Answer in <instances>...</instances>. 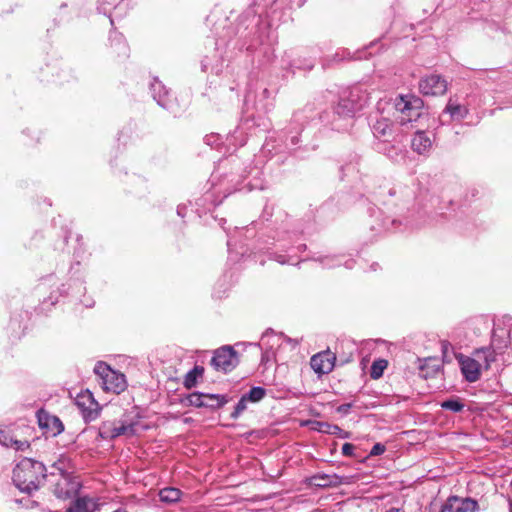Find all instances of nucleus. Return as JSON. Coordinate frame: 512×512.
<instances>
[{
	"label": "nucleus",
	"instance_id": "obj_32",
	"mask_svg": "<svg viewBox=\"0 0 512 512\" xmlns=\"http://www.w3.org/2000/svg\"><path fill=\"white\" fill-rule=\"evenodd\" d=\"M441 407L444 410H449L452 412H461L464 409V404L460 401V399H448L441 403Z\"/></svg>",
	"mask_w": 512,
	"mask_h": 512
},
{
	"label": "nucleus",
	"instance_id": "obj_7",
	"mask_svg": "<svg viewBox=\"0 0 512 512\" xmlns=\"http://www.w3.org/2000/svg\"><path fill=\"white\" fill-rule=\"evenodd\" d=\"M150 90L152 92L154 100L157 102L159 106L168 110L174 115H177L179 113L178 104L176 103L175 100H173L170 97L169 91L166 89V87L163 85L161 81L155 78L150 85Z\"/></svg>",
	"mask_w": 512,
	"mask_h": 512
},
{
	"label": "nucleus",
	"instance_id": "obj_51",
	"mask_svg": "<svg viewBox=\"0 0 512 512\" xmlns=\"http://www.w3.org/2000/svg\"><path fill=\"white\" fill-rule=\"evenodd\" d=\"M314 67V63L313 62H309V64H307L305 66V68H307L308 70L312 69Z\"/></svg>",
	"mask_w": 512,
	"mask_h": 512
},
{
	"label": "nucleus",
	"instance_id": "obj_35",
	"mask_svg": "<svg viewBox=\"0 0 512 512\" xmlns=\"http://www.w3.org/2000/svg\"><path fill=\"white\" fill-rule=\"evenodd\" d=\"M319 425L327 427L328 430L326 432L329 433V434L339 435L342 438H348L349 437V432L343 431L337 425H330L328 423H319Z\"/></svg>",
	"mask_w": 512,
	"mask_h": 512
},
{
	"label": "nucleus",
	"instance_id": "obj_12",
	"mask_svg": "<svg viewBox=\"0 0 512 512\" xmlns=\"http://www.w3.org/2000/svg\"><path fill=\"white\" fill-rule=\"evenodd\" d=\"M103 387L107 391L121 393L127 387L126 377L124 374L112 370L107 379L103 383Z\"/></svg>",
	"mask_w": 512,
	"mask_h": 512
},
{
	"label": "nucleus",
	"instance_id": "obj_23",
	"mask_svg": "<svg viewBox=\"0 0 512 512\" xmlns=\"http://www.w3.org/2000/svg\"><path fill=\"white\" fill-rule=\"evenodd\" d=\"M475 356L478 359H483L486 369L489 368L490 363L495 361V351L492 347H482L475 351Z\"/></svg>",
	"mask_w": 512,
	"mask_h": 512
},
{
	"label": "nucleus",
	"instance_id": "obj_34",
	"mask_svg": "<svg viewBox=\"0 0 512 512\" xmlns=\"http://www.w3.org/2000/svg\"><path fill=\"white\" fill-rule=\"evenodd\" d=\"M247 402L248 400L242 395V397L236 404L234 411L231 413V418L237 419L243 413V411L246 410Z\"/></svg>",
	"mask_w": 512,
	"mask_h": 512
},
{
	"label": "nucleus",
	"instance_id": "obj_39",
	"mask_svg": "<svg viewBox=\"0 0 512 512\" xmlns=\"http://www.w3.org/2000/svg\"><path fill=\"white\" fill-rule=\"evenodd\" d=\"M355 446L351 443H344L341 452L344 456L351 457L354 455Z\"/></svg>",
	"mask_w": 512,
	"mask_h": 512
},
{
	"label": "nucleus",
	"instance_id": "obj_9",
	"mask_svg": "<svg viewBox=\"0 0 512 512\" xmlns=\"http://www.w3.org/2000/svg\"><path fill=\"white\" fill-rule=\"evenodd\" d=\"M336 356L330 350L319 352L310 359V366L319 376L330 373L335 365Z\"/></svg>",
	"mask_w": 512,
	"mask_h": 512
},
{
	"label": "nucleus",
	"instance_id": "obj_17",
	"mask_svg": "<svg viewBox=\"0 0 512 512\" xmlns=\"http://www.w3.org/2000/svg\"><path fill=\"white\" fill-rule=\"evenodd\" d=\"M111 47L118 57H128L129 47L121 33L112 32L109 37Z\"/></svg>",
	"mask_w": 512,
	"mask_h": 512
},
{
	"label": "nucleus",
	"instance_id": "obj_36",
	"mask_svg": "<svg viewBox=\"0 0 512 512\" xmlns=\"http://www.w3.org/2000/svg\"><path fill=\"white\" fill-rule=\"evenodd\" d=\"M13 437L10 435V431L7 429L0 428V444L6 447L12 446Z\"/></svg>",
	"mask_w": 512,
	"mask_h": 512
},
{
	"label": "nucleus",
	"instance_id": "obj_47",
	"mask_svg": "<svg viewBox=\"0 0 512 512\" xmlns=\"http://www.w3.org/2000/svg\"><path fill=\"white\" fill-rule=\"evenodd\" d=\"M272 216V210L268 208V206H265L264 212H263V218L268 220Z\"/></svg>",
	"mask_w": 512,
	"mask_h": 512
},
{
	"label": "nucleus",
	"instance_id": "obj_21",
	"mask_svg": "<svg viewBox=\"0 0 512 512\" xmlns=\"http://www.w3.org/2000/svg\"><path fill=\"white\" fill-rule=\"evenodd\" d=\"M204 374V367L195 365L193 369L187 372L184 377V386L191 389L196 386L198 377Z\"/></svg>",
	"mask_w": 512,
	"mask_h": 512
},
{
	"label": "nucleus",
	"instance_id": "obj_38",
	"mask_svg": "<svg viewBox=\"0 0 512 512\" xmlns=\"http://www.w3.org/2000/svg\"><path fill=\"white\" fill-rule=\"evenodd\" d=\"M385 450H386L385 445H383V444H381V443H376V444L372 447V449H371V451H370L369 455H370V456H378V455L383 454V453L385 452Z\"/></svg>",
	"mask_w": 512,
	"mask_h": 512
},
{
	"label": "nucleus",
	"instance_id": "obj_24",
	"mask_svg": "<svg viewBox=\"0 0 512 512\" xmlns=\"http://www.w3.org/2000/svg\"><path fill=\"white\" fill-rule=\"evenodd\" d=\"M204 397L205 395L202 392H193L188 394L183 401L187 406L202 408L205 407Z\"/></svg>",
	"mask_w": 512,
	"mask_h": 512
},
{
	"label": "nucleus",
	"instance_id": "obj_43",
	"mask_svg": "<svg viewBox=\"0 0 512 512\" xmlns=\"http://www.w3.org/2000/svg\"><path fill=\"white\" fill-rule=\"evenodd\" d=\"M335 260L336 259H334V258L325 257L324 259H322V263L326 267H334V266L338 265V262L334 263Z\"/></svg>",
	"mask_w": 512,
	"mask_h": 512
},
{
	"label": "nucleus",
	"instance_id": "obj_3",
	"mask_svg": "<svg viewBox=\"0 0 512 512\" xmlns=\"http://www.w3.org/2000/svg\"><path fill=\"white\" fill-rule=\"evenodd\" d=\"M395 121L401 126L416 122L423 115V101L416 96H397L390 104Z\"/></svg>",
	"mask_w": 512,
	"mask_h": 512
},
{
	"label": "nucleus",
	"instance_id": "obj_30",
	"mask_svg": "<svg viewBox=\"0 0 512 512\" xmlns=\"http://www.w3.org/2000/svg\"><path fill=\"white\" fill-rule=\"evenodd\" d=\"M266 395V390L263 387L255 386L252 387L248 393L244 394L243 396L249 401V402H259L262 400Z\"/></svg>",
	"mask_w": 512,
	"mask_h": 512
},
{
	"label": "nucleus",
	"instance_id": "obj_29",
	"mask_svg": "<svg viewBox=\"0 0 512 512\" xmlns=\"http://www.w3.org/2000/svg\"><path fill=\"white\" fill-rule=\"evenodd\" d=\"M116 426L111 422H105L101 425L99 428V436L102 439H114L118 437V435L115 434Z\"/></svg>",
	"mask_w": 512,
	"mask_h": 512
},
{
	"label": "nucleus",
	"instance_id": "obj_20",
	"mask_svg": "<svg viewBox=\"0 0 512 512\" xmlns=\"http://www.w3.org/2000/svg\"><path fill=\"white\" fill-rule=\"evenodd\" d=\"M204 395L205 408L218 409L228 402V399L226 398L225 395L209 393H204Z\"/></svg>",
	"mask_w": 512,
	"mask_h": 512
},
{
	"label": "nucleus",
	"instance_id": "obj_40",
	"mask_svg": "<svg viewBox=\"0 0 512 512\" xmlns=\"http://www.w3.org/2000/svg\"><path fill=\"white\" fill-rule=\"evenodd\" d=\"M11 447H14V449L17 451H19V450L23 451L29 447V443L27 441H19V440L13 439Z\"/></svg>",
	"mask_w": 512,
	"mask_h": 512
},
{
	"label": "nucleus",
	"instance_id": "obj_26",
	"mask_svg": "<svg viewBox=\"0 0 512 512\" xmlns=\"http://www.w3.org/2000/svg\"><path fill=\"white\" fill-rule=\"evenodd\" d=\"M388 362L385 359L375 360L370 369V376L372 379H379L382 377L384 370L387 368Z\"/></svg>",
	"mask_w": 512,
	"mask_h": 512
},
{
	"label": "nucleus",
	"instance_id": "obj_59",
	"mask_svg": "<svg viewBox=\"0 0 512 512\" xmlns=\"http://www.w3.org/2000/svg\"><path fill=\"white\" fill-rule=\"evenodd\" d=\"M510 512H512V503H510Z\"/></svg>",
	"mask_w": 512,
	"mask_h": 512
},
{
	"label": "nucleus",
	"instance_id": "obj_56",
	"mask_svg": "<svg viewBox=\"0 0 512 512\" xmlns=\"http://www.w3.org/2000/svg\"><path fill=\"white\" fill-rule=\"evenodd\" d=\"M113 512H127V511H126V510H124V509H122V508H118V509H116V510H115V511H113Z\"/></svg>",
	"mask_w": 512,
	"mask_h": 512
},
{
	"label": "nucleus",
	"instance_id": "obj_49",
	"mask_svg": "<svg viewBox=\"0 0 512 512\" xmlns=\"http://www.w3.org/2000/svg\"><path fill=\"white\" fill-rule=\"evenodd\" d=\"M404 190L407 191L406 193V202H410L411 200H413V192L408 189V188H405Z\"/></svg>",
	"mask_w": 512,
	"mask_h": 512
},
{
	"label": "nucleus",
	"instance_id": "obj_31",
	"mask_svg": "<svg viewBox=\"0 0 512 512\" xmlns=\"http://www.w3.org/2000/svg\"><path fill=\"white\" fill-rule=\"evenodd\" d=\"M137 423L131 422V423H122L119 426H116V432L115 434L118 436L126 435V436H134L137 433Z\"/></svg>",
	"mask_w": 512,
	"mask_h": 512
},
{
	"label": "nucleus",
	"instance_id": "obj_19",
	"mask_svg": "<svg viewBox=\"0 0 512 512\" xmlns=\"http://www.w3.org/2000/svg\"><path fill=\"white\" fill-rule=\"evenodd\" d=\"M182 492L175 487H165L159 491V499L163 503L173 504L180 500Z\"/></svg>",
	"mask_w": 512,
	"mask_h": 512
},
{
	"label": "nucleus",
	"instance_id": "obj_42",
	"mask_svg": "<svg viewBox=\"0 0 512 512\" xmlns=\"http://www.w3.org/2000/svg\"><path fill=\"white\" fill-rule=\"evenodd\" d=\"M349 55L350 53L344 50L342 52H336L334 55V61H342Z\"/></svg>",
	"mask_w": 512,
	"mask_h": 512
},
{
	"label": "nucleus",
	"instance_id": "obj_41",
	"mask_svg": "<svg viewBox=\"0 0 512 512\" xmlns=\"http://www.w3.org/2000/svg\"><path fill=\"white\" fill-rule=\"evenodd\" d=\"M352 403H344L337 407V412L341 414H348L350 409L352 408Z\"/></svg>",
	"mask_w": 512,
	"mask_h": 512
},
{
	"label": "nucleus",
	"instance_id": "obj_15",
	"mask_svg": "<svg viewBox=\"0 0 512 512\" xmlns=\"http://www.w3.org/2000/svg\"><path fill=\"white\" fill-rule=\"evenodd\" d=\"M310 483L316 487H335L343 483V477L337 474H316L311 477Z\"/></svg>",
	"mask_w": 512,
	"mask_h": 512
},
{
	"label": "nucleus",
	"instance_id": "obj_37",
	"mask_svg": "<svg viewBox=\"0 0 512 512\" xmlns=\"http://www.w3.org/2000/svg\"><path fill=\"white\" fill-rule=\"evenodd\" d=\"M401 221L399 219H391L390 217H385L381 220V223L378 224L379 228H383L385 230H389L392 227L396 226L397 223H400Z\"/></svg>",
	"mask_w": 512,
	"mask_h": 512
},
{
	"label": "nucleus",
	"instance_id": "obj_22",
	"mask_svg": "<svg viewBox=\"0 0 512 512\" xmlns=\"http://www.w3.org/2000/svg\"><path fill=\"white\" fill-rule=\"evenodd\" d=\"M429 362L430 360H425L419 365V375L424 379L434 378L441 372L439 365H430Z\"/></svg>",
	"mask_w": 512,
	"mask_h": 512
},
{
	"label": "nucleus",
	"instance_id": "obj_11",
	"mask_svg": "<svg viewBox=\"0 0 512 512\" xmlns=\"http://www.w3.org/2000/svg\"><path fill=\"white\" fill-rule=\"evenodd\" d=\"M456 359L460 364V369L465 380L468 382H476L479 380L481 375V365L478 360L464 356L461 353L456 355Z\"/></svg>",
	"mask_w": 512,
	"mask_h": 512
},
{
	"label": "nucleus",
	"instance_id": "obj_16",
	"mask_svg": "<svg viewBox=\"0 0 512 512\" xmlns=\"http://www.w3.org/2000/svg\"><path fill=\"white\" fill-rule=\"evenodd\" d=\"M39 425L47 429L52 436H57L64 430L62 421L56 416L45 415L43 417L39 415Z\"/></svg>",
	"mask_w": 512,
	"mask_h": 512
},
{
	"label": "nucleus",
	"instance_id": "obj_5",
	"mask_svg": "<svg viewBox=\"0 0 512 512\" xmlns=\"http://www.w3.org/2000/svg\"><path fill=\"white\" fill-rule=\"evenodd\" d=\"M238 363V354L231 346H222L215 350L210 362L215 370L223 373L232 371Z\"/></svg>",
	"mask_w": 512,
	"mask_h": 512
},
{
	"label": "nucleus",
	"instance_id": "obj_54",
	"mask_svg": "<svg viewBox=\"0 0 512 512\" xmlns=\"http://www.w3.org/2000/svg\"><path fill=\"white\" fill-rule=\"evenodd\" d=\"M386 512H404V511H402V510H400V509H395V508H393V509H390V510H388V511H386Z\"/></svg>",
	"mask_w": 512,
	"mask_h": 512
},
{
	"label": "nucleus",
	"instance_id": "obj_25",
	"mask_svg": "<svg viewBox=\"0 0 512 512\" xmlns=\"http://www.w3.org/2000/svg\"><path fill=\"white\" fill-rule=\"evenodd\" d=\"M257 12L253 7H249L239 17V26L245 30L249 28L250 24L256 19Z\"/></svg>",
	"mask_w": 512,
	"mask_h": 512
},
{
	"label": "nucleus",
	"instance_id": "obj_13",
	"mask_svg": "<svg viewBox=\"0 0 512 512\" xmlns=\"http://www.w3.org/2000/svg\"><path fill=\"white\" fill-rule=\"evenodd\" d=\"M411 147L418 154H424L431 149L432 140L425 131L418 130L412 138Z\"/></svg>",
	"mask_w": 512,
	"mask_h": 512
},
{
	"label": "nucleus",
	"instance_id": "obj_27",
	"mask_svg": "<svg viewBox=\"0 0 512 512\" xmlns=\"http://www.w3.org/2000/svg\"><path fill=\"white\" fill-rule=\"evenodd\" d=\"M441 352L443 361L447 363L452 361L453 356L456 358V355L459 354L455 352L453 345L447 340L441 341Z\"/></svg>",
	"mask_w": 512,
	"mask_h": 512
},
{
	"label": "nucleus",
	"instance_id": "obj_53",
	"mask_svg": "<svg viewBox=\"0 0 512 512\" xmlns=\"http://www.w3.org/2000/svg\"><path fill=\"white\" fill-rule=\"evenodd\" d=\"M319 426H320L319 431H321V432H326L328 430V428L325 426H321V425H319Z\"/></svg>",
	"mask_w": 512,
	"mask_h": 512
},
{
	"label": "nucleus",
	"instance_id": "obj_57",
	"mask_svg": "<svg viewBox=\"0 0 512 512\" xmlns=\"http://www.w3.org/2000/svg\"><path fill=\"white\" fill-rule=\"evenodd\" d=\"M350 262H351V261L346 262V266H347L348 268H352V265L350 264Z\"/></svg>",
	"mask_w": 512,
	"mask_h": 512
},
{
	"label": "nucleus",
	"instance_id": "obj_58",
	"mask_svg": "<svg viewBox=\"0 0 512 512\" xmlns=\"http://www.w3.org/2000/svg\"><path fill=\"white\" fill-rule=\"evenodd\" d=\"M202 68H203L204 71L207 69L205 64L202 65Z\"/></svg>",
	"mask_w": 512,
	"mask_h": 512
},
{
	"label": "nucleus",
	"instance_id": "obj_4",
	"mask_svg": "<svg viewBox=\"0 0 512 512\" xmlns=\"http://www.w3.org/2000/svg\"><path fill=\"white\" fill-rule=\"evenodd\" d=\"M368 103V95L359 88H353L348 96L341 97L335 106V113L342 117H353Z\"/></svg>",
	"mask_w": 512,
	"mask_h": 512
},
{
	"label": "nucleus",
	"instance_id": "obj_10",
	"mask_svg": "<svg viewBox=\"0 0 512 512\" xmlns=\"http://www.w3.org/2000/svg\"><path fill=\"white\" fill-rule=\"evenodd\" d=\"M479 508L476 500L450 496L442 505L440 512H475Z\"/></svg>",
	"mask_w": 512,
	"mask_h": 512
},
{
	"label": "nucleus",
	"instance_id": "obj_44",
	"mask_svg": "<svg viewBox=\"0 0 512 512\" xmlns=\"http://www.w3.org/2000/svg\"><path fill=\"white\" fill-rule=\"evenodd\" d=\"M187 211V207L185 205H179L177 207V214L180 217H185Z\"/></svg>",
	"mask_w": 512,
	"mask_h": 512
},
{
	"label": "nucleus",
	"instance_id": "obj_55",
	"mask_svg": "<svg viewBox=\"0 0 512 512\" xmlns=\"http://www.w3.org/2000/svg\"><path fill=\"white\" fill-rule=\"evenodd\" d=\"M268 337H269V333L268 332L264 333L262 336V341H264Z\"/></svg>",
	"mask_w": 512,
	"mask_h": 512
},
{
	"label": "nucleus",
	"instance_id": "obj_46",
	"mask_svg": "<svg viewBox=\"0 0 512 512\" xmlns=\"http://www.w3.org/2000/svg\"><path fill=\"white\" fill-rule=\"evenodd\" d=\"M273 355L272 351L266 350L262 353V362L268 361L270 357Z\"/></svg>",
	"mask_w": 512,
	"mask_h": 512
},
{
	"label": "nucleus",
	"instance_id": "obj_33",
	"mask_svg": "<svg viewBox=\"0 0 512 512\" xmlns=\"http://www.w3.org/2000/svg\"><path fill=\"white\" fill-rule=\"evenodd\" d=\"M113 369L104 362H98L94 367V372L102 379V384L107 379Z\"/></svg>",
	"mask_w": 512,
	"mask_h": 512
},
{
	"label": "nucleus",
	"instance_id": "obj_1",
	"mask_svg": "<svg viewBox=\"0 0 512 512\" xmlns=\"http://www.w3.org/2000/svg\"><path fill=\"white\" fill-rule=\"evenodd\" d=\"M49 477L42 462L32 458H23L13 469V483L21 491L32 493L39 489L43 481Z\"/></svg>",
	"mask_w": 512,
	"mask_h": 512
},
{
	"label": "nucleus",
	"instance_id": "obj_48",
	"mask_svg": "<svg viewBox=\"0 0 512 512\" xmlns=\"http://www.w3.org/2000/svg\"><path fill=\"white\" fill-rule=\"evenodd\" d=\"M275 260L280 264H286L288 261L284 255H276Z\"/></svg>",
	"mask_w": 512,
	"mask_h": 512
},
{
	"label": "nucleus",
	"instance_id": "obj_50",
	"mask_svg": "<svg viewBox=\"0 0 512 512\" xmlns=\"http://www.w3.org/2000/svg\"><path fill=\"white\" fill-rule=\"evenodd\" d=\"M402 190H403V189H400V190H399V193H402V192H403ZM397 193H398V191H397L395 188H392V189H390V190H389V195H390V196H394V195H396Z\"/></svg>",
	"mask_w": 512,
	"mask_h": 512
},
{
	"label": "nucleus",
	"instance_id": "obj_18",
	"mask_svg": "<svg viewBox=\"0 0 512 512\" xmlns=\"http://www.w3.org/2000/svg\"><path fill=\"white\" fill-rule=\"evenodd\" d=\"M443 112L448 113L450 115L451 120L460 121L466 118L468 114V109L465 106L454 103L450 99Z\"/></svg>",
	"mask_w": 512,
	"mask_h": 512
},
{
	"label": "nucleus",
	"instance_id": "obj_28",
	"mask_svg": "<svg viewBox=\"0 0 512 512\" xmlns=\"http://www.w3.org/2000/svg\"><path fill=\"white\" fill-rule=\"evenodd\" d=\"M89 499L87 497H78L75 499L71 506L67 508L66 512H88Z\"/></svg>",
	"mask_w": 512,
	"mask_h": 512
},
{
	"label": "nucleus",
	"instance_id": "obj_8",
	"mask_svg": "<svg viewBox=\"0 0 512 512\" xmlns=\"http://www.w3.org/2000/svg\"><path fill=\"white\" fill-rule=\"evenodd\" d=\"M419 89L426 96H441L447 91V81L440 75L431 74L420 80Z\"/></svg>",
	"mask_w": 512,
	"mask_h": 512
},
{
	"label": "nucleus",
	"instance_id": "obj_52",
	"mask_svg": "<svg viewBox=\"0 0 512 512\" xmlns=\"http://www.w3.org/2000/svg\"><path fill=\"white\" fill-rule=\"evenodd\" d=\"M214 136H206L207 144H211V139H214Z\"/></svg>",
	"mask_w": 512,
	"mask_h": 512
},
{
	"label": "nucleus",
	"instance_id": "obj_2",
	"mask_svg": "<svg viewBox=\"0 0 512 512\" xmlns=\"http://www.w3.org/2000/svg\"><path fill=\"white\" fill-rule=\"evenodd\" d=\"M69 469L70 459L64 456H61L51 466L49 478L54 486L53 493L59 499L73 498L81 488L80 481L69 472Z\"/></svg>",
	"mask_w": 512,
	"mask_h": 512
},
{
	"label": "nucleus",
	"instance_id": "obj_14",
	"mask_svg": "<svg viewBox=\"0 0 512 512\" xmlns=\"http://www.w3.org/2000/svg\"><path fill=\"white\" fill-rule=\"evenodd\" d=\"M393 124L392 122L385 117H381L377 119L372 124V132L376 138H383V141H388L389 137L392 135Z\"/></svg>",
	"mask_w": 512,
	"mask_h": 512
},
{
	"label": "nucleus",
	"instance_id": "obj_6",
	"mask_svg": "<svg viewBox=\"0 0 512 512\" xmlns=\"http://www.w3.org/2000/svg\"><path fill=\"white\" fill-rule=\"evenodd\" d=\"M75 404L80 409L85 422H91L98 417L100 406L89 390L79 393Z\"/></svg>",
	"mask_w": 512,
	"mask_h": 512
},
{
	"label": "nucleus",
	"instance_id": "obj_45",
	"mask_svg": "<svg viewBox=\"0 0 512 512\" xmlns=\"http://www.w3.org/2000/svg\"><path fill=\"white\" fill-rule=\"evenodd\" d=\"M286 141H289L292 146H295L299 142V137L298 135H292L289 138H287Z\"/></svg>",
	"mask_w": 512,
	"mask_h": 512
}]
</instances>
